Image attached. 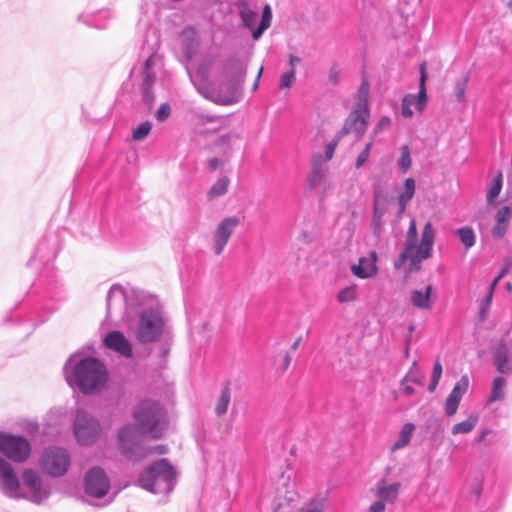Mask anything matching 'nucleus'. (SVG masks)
Returning a JSON list of instances; mask_svg holds the SVG:
<instances>
[{
    "instance_id": "4d7b16f0",
    "label": "nucleus",
    "mask_w": 512,
    "mask_h": 512,
    "mask_svg": "<svg viewBox=\"0 0 512 512\" xmlns=\"http://www.w3.org/2000/svg\"><path fill=\"white\" fill-rule=\"evenodd\" d=\"M340 75H341V70H340L338 64L334 63L329 70V74H328L329 82L332 83L333 85L339 84L340 79H341Z\"/></svg>"
},
{
    "instance_id": "cd10ccee",
    "label": "nucleus",
    "mask_w": 512,
    "mask_h": 512,
    "mask_svg": "<svg viewBox=\"0 0 512 512\" xmlns=\"http://www.w3.org/2000/svg\"><path fill=\"white\" fill-rule=\"evenodd\" d=\"M415 425L411 422L405 423L399 433L398 439L391 447L392 451H396L408 445L411 441Z\"/></svg>"
},
{
    "instance_id": "a18cd8bd",
    "label": "nucleus",
    "mask_w": 512,
    "mask_h": 512,
    "mask_svg": "<svg viewBox=\"0 0 512 512\" xmlns=\"http://www.w3.org/2000/svg\"><path fill=\"white\" fill-rule=\"evenodd\" d=\"M415 104V96L408 94L404 96L402 100V107H401V113L402 116L405 118H410L413 116V111L411 109V106Z\"/></svg>"
},
{
    "instance_id": "0e129e2a",
    "label": "nucleus",
    "mask_w": 512,
    "mask_h": 512,
    "mask_svg": "<svg viewBox=\"0 0 512 512\" xmlns=\"http://www.w3.org/2000/svg\"><path fill=\"white\" fill-rule=\"evenodd\" d=\"M409 250H406V249H402V251L400 252L398 258L394 261V269L396 270H399L403 264L408 261V257H409Z\"/></svg>"
},
{
    "instance_id": "680f3d73",
    "label": "nucleus",
    "mask_w": 512,
    "mask_h": 512,
    "mask_svg": "<svg viewBox=\"0 0 512 512\" xmlns=\"http://www.w3.org/2000/svg\"><path fill=\"white\" fill-rule=\"evenodd\" d=\"M145 450L147 451V456L151 454H158V455H164L168 452V448L166 445L158 444L154 446H146Z\"/></svg>"
},
{
    "instance_id": "37998d69",
    "label": "nucleus",
    "mask_w": 512,
    "mask_h": 512,
    "mask_svg": "<svg viewBox=\"0 0 512 512\" xmlns=\"http://www.w3.org/2000/svg\"><path fill=\"white\" fill-rule=\"evenodd\" d=\"M98 231L99 225L95 216L81 223V233L83 235H87L92 238L98 234Z\"/></svg>"
},
{
    "instance_id": "ea45409f",
    "label": "nucleus",
    "mask_w": 512,
    "mask_h": 512,
    "mask_svg": "<svg viewBox=\"0 0 512 512\" xmlns=\"http://www.w3.org/2000/svg\"><path fill=\"white\" fill-rule=\"evenodd\" d=\"M414 383L416 385H423V375L417 369V362L414 361L412 363L411 368L406 373V375L402 378V384L405 383Z\"/></svg>"
},
{
    "instance_id": "49530a36",
    "label": "nucleus",
    "mask_w": 512,
    "mask_h": 512,
    "mask_svg": "<svg viewBox=\"0 0 512 512\" xmlns=\"http://www.w3.org/2000/svg\"><path fill=\"white\" fill-rule=\"evenodd\" d=\"M372 146H373L372 140L369 141L368 143H366L364 149L360 152V154L358 155V157L356 159V162H355L356 169H360L367 162V160L370 156V153H371Z\"/></svg>"
},
{
    "instance_id": "ddd939ff",
    "label": "nucleus",
    "mask_w": 512,
    "mask_h": 512,
    "mask_svg": "<svg viewBox=\"0 0 512 512\" xmlns=\"http://www.w3.org/2000/svg\"><path fill=\"white\" fill-rule=\"evenodd\" d=\"M240 218L237 216H228L221 220L218 224L214 234H213V242H214V253L216 255H220L225 246L227 245L232 233L239 226Z\"/></svg>"
},
{
    "instance_id": "0eeeda50",
    "label": "nucleus",
    "mask_w": 512,
    "mask_h": 512,
    "mask_svg": "<svg viewBox=\"0 0 512 512\" xmlns=\"http://www.w3.org/2000/svg\"><path fill=\"white\" fill-rule=\"evenodd\" d=\"M70 464V455L68 451L62 447H48L43 451L40 457L42 471L55 478L64 476Z\"/></svg>"
},
{
    "instance_id": "f03ea898",
    "label": "nucleus",
    "mask_w": 512,
    "mask_h": 512,
    "mask_svg": "<svg viewBox=\"0 0 512 512\" xmlns=\"http://www.w3.org/2000/svg\"><path fill=\"white\" fill-rule=\"evenodd\" d=\"M22 481L28 493L20 492V480L12 465L0 456V490L12 499H25L35 505L43 504L52 494L49 484H45L37 471L24 469Z\"/></svg>"
},
{
    "instance_id": "20e7f679",
    "label": "nucleus",
    "mask_w": 512,
    "mask_h": 512,
    "mask_svg": "<svg viewBox=\"0 0 512 512\" xmlns=\"http://www.w3.org/2000/svg\"><path fill=\"white\" fill-rule=\"evenodd\" d=\"M133 417L142 434H148L154 439L162 437L165 430V412L159 402L142 400L135 407Z\"/></svg>"
},
{
    "instance_id": "c85d7f7f",
    "label": "nucleus",
    "mask_w": 512,
    "mask_h": 512,
    "mask_svg": "<svg viewBox=\"0 0 512 512\" xmlns=\"http://www.w3.org/2000/svg\"><path fill=\"white\" fill-rule=\"evenodd\" d=\"M384 210L379 207L377 197H374L373 201V214L371 220V230L375 237L379 238L382 233V218Z\"/></svg>"
},
{
    "instance_id": "dca6fc26",
    "label": "nucleus",
    "mask_w": 512,
    "mask_h": 512,
    "mask_svg": "<svg viewBox=\"0 0 512 512\" xmlns=\"http://www.w3.org/2000/svg\"><path fill=\"white\" fill-rule=\"evenodd\" d=\"M327 176V167L324 156L321 153H314L311 158V170L307 177L306 189L311 191L322 184Z\"/></svg>"
},
{
    "instance_id": "aec40b11",
    "label": "nucleus",
    "mask_w": 512,
    "mask_h": 512,
    "mask_svg": "<svg viewBox=\"0 0 512 512\" xmlns=\"http://www.w3.org/2000/svg\"><path fill=\"white\" fill-rule=\"evenodd\" d=\"M209 71L210 63L204 61L198 65L193 76L190 74V79L195 85L197 91L206 99H211L207 92L209 83Z\"/></svg>"
},
{
    "instance_id": "c756f323",
    "label": "nucleus",
    "mask_w": 512,
    "mask_h": 512,
    "mask_svg": "<svg viewBox=\"0 0 512 512\" xmlns=\"http://www.w3.org/2000/svg\"><path fill=\"white\" fill-rule=\"evenodd\" d=\"M230 185V179L227 176L220 177L208 190V200H214L227 193Z\"/></svg>"
},
{
    "instance_id": "c9c22d12",
    "label": "nucleus",
    "mask_w": 512,
    "mask_h": 512,
    "mask_svg": "<svg viewBox=\"0 0 512 512\" xmlns=\"http://www.w3.org/2000/svg\"><path fill=\"white\" fill-rule=\"evenodd\" d=\"M502 185H503L502 175L498 174L497 176H495L492 179L491 184L487 191L486 200L489 205H492L495 203V199L498 197V195L501 192Z\"/></svg>"
},
{
    "instance_id": "9d476101",
    "label": "nucleus",
    "mask_w": 512,
    "mask_h": 512,
    "mask_svg": "<svg viewBox=\"0 0 512 512\" xmlns=\"http://www.w3.org/2000/svg\"><path fill=\"white\" fill-rule=\"evenodd\" d=\"M110 479L105 470L100 466H93L87 470L83 479V487L86 495L102 499L110 490Z\"/></svg>"
},
{
    "instance_id": "5fc2aeb1",
    "label": "nucleus",
    "mask_w": 512,
    "mask_h": 512,
    "mask_svg": "<svg viewBox=\"0 0 512 512\" xmlns=\"http://www.w3.org/2000/svg\"><path fill=\"white\" fill-rule=\"evenodd\" d=\"M460 401L457 399H454L450 396H447L444 404V412L445 414L450 417L453 416L459 407Z\"/></svg>"
},
{
    "instance_id": "79ce46f5",
    "label": "nucleus",
    "mask_w": 512,
    "mask_h": 512,
    "mask_svg": "<svg viewBox=\"0 0 512 512\" xmlns=\"http://www.w3.org/2000/svg\"><path fill=\"white\" fill-rule=\"evenodd\" d=\"M152 129V123L150 121H144L140 123L136 128L132 130V139L135 141H141L145 139Z\"/></svg>"
},
{
    "instance_id": "6e6552de",
    "label": "nucleus",
    "mask_w": 512,
    "mask_h": 512,
    "mask_svg": "<svg viewBox=\"0 0 512 512\" xmlns=\"http://www.w3.org/2000/svg\"><path fill=\"white\" fill-rule=\"evenodd\" d=\"M30 452L31 445L27 438L0 431V453L6 458L23 463L29 458Z\"/></svg>"
},
{
    "instance_id": "423d86ee",
    "label": "nucleus",
    "mask_w": 512,
    "mask_h": 512,
    "mask_svg": "<svg viewBox=\"0 0 512 512\" xmlns=\"http://www.w3.org/2000/svg\"><path fill=\"white\" fill-rule=\"evenodd\" d=\"M72 431L79 445L91 446L100 437L102 428L98 418L85 409L78 408L75 412Z\"/></svg>"
},
{
    "instance_id": "f257e3e1",
    "label": "nucleus",
    "mask_w": 512,
    "mask_h": 512,
    "mask_svg": "<svg viewBox=\"0 0 512 512\" xmlns=\"http://www.w3.org/2000/svg\"><path fill=\"white\" fill-rule=\"evenodd\" d=\"M107 317L130 320V313L138 310L134 326V336L140 343L157 342L164 333L166 318L158 299L139 289L129 291L120 284H113L106 296Z\"/></svg>"
},
{
    "instance_id": "a19ab883",
    "label": "nucleus",
    "mask_w": 512,
    "mask_h": 512,
    "mask_svg": "<svg viewBox=\"0 0 512 512\" xmlns=\"http://www.w3.org/2000/svg\"><path fill=\"white\" fill-rule=\"evenodd\" d=\"M357 297L356 285L346 286L337 293V301L339 303H348L354 301Z\"/></svg>"
},
{
    "instance_id": "412c9836",
    "label": "nucleus",
    "mask_w": 512,
    "mask_h": 512,
    "mask_svg": "<svg viewBox=\"0 0 512 512\" xmlns=\"http://www.w3.org/2000/svg\"><path fill=\"white\" fill-rule=\"evenodd\" d=\"M433 285L428 284L424 290L413 289L410 292V302L413 307L420 310H429L433 306L432 301Z\"/></svg>"
},
{
    "instance_id": "6ab92c4d",
    "label": "nucleus",
    "mask_w": 512,
    "mask_h": 512,
    "mask_svg": "<svg viewBox=\"0 0 512 512\" xmlns=\"http://www.w3.org/2000/svg\"><path fill=\"white\" fill-rule=\"evenodd\" d=\"M181 44L185 57L188 60L193 59L200 46L199 36L194 28H186L183 30Z\"/></svg>"
},
{
    "instance_id": "1a4fd4ad",
    "label": "nucleus",
    "mask_w": 512,
    "mask_h": 512,
    "mask_svg": "<svg viewBox=\"0 0 512 512\" xmlns=\"http://www.w3.org/2000/svg\"><path fill=\"white\" fill-rule=\"evenodd\" d=\"M435 242V230L431 222H427L422 230L418 249L409 252L408 261L410 262L406 275L417 273L421 270V263L432 257L433 246Z\"/></svg>"
},
{
    "instance_id": "f704fd0d",
    "label": "nucleus",
    "mask_w": 512,
    "mask_h": 512,
    "mask_svg": "<svg viewBox=\"0 0 512 512\" xmlns=\"http://www.w3.org/2000/svg\"><path fill=\"white\" fill-rule=\"evenodd\" d=\"M478 423V416L471 414L466 420L455 424L452 427V434H466L471 432Z\"/></svg>"
},
{
    "instance_id": "8fccbe9b",
    "label": "nucleus",
    "mask_w": 512,
    "mask_h": 512,
    "mask_svg": "<svg viewBox=\"0 0 512 512\" xmlns=\"http://www.w3.org/2000/svg\"><path fill=\"white\" fill-rule=\"evenodd\" d=\"M171 115V106L168 102L162 103L155 112V118L158 122H165Z\"/></svg>"
},
{
    "instance_id": "f3484780",
    "label": "nucleus",
    "mask_w": 512,
    "mask_h": 512,
    "mask_svg": "<svg viewBox=\"0 0 512 512\" xmlns=\"http://www.w3.org/2000/svg\"><path fill=\"white\" fill-rule=\"evenodd\" d=\"M157 480L165 484V492L171 493L176 485V470L167 458L155 461Z\"/></svg>"
},
{
    "instance_id": "bb28decb",
    "label": "nucleus",
    "mask_w": 512,
    "mask_h": 512,
    "mask_svg": "<svg viewBox=\"0 0 512 512\" xmlns=\"http://www.w3.org/2000/svg\"><path fill=\"white\" fill-rule=\"evenodd\" d=\"M239 15L243 22V25L249 29H253L258 18L257 12L252 10L246 1H240L238 3Z\"/></svg>"
},
{
    "instance_id": "e433bc0d",
    "label": "nucleus",
    "mask_w": 512,
    "mask_h": 512,
    "mask_svg": "<svg viewBox=\"0 0 512 512\" xmlns=\"http://www.w3.org/2000/svg\"><path fill=\"white\" fill-rule=\"evenodd\" d=\"M369 85L367 81H362L357 92L354 107L369 110Z\"/></svg>"
},
{
    "instance_id": "9b49d317",
    "label": "nucleus",
    "mask_w": 512,
    "mask_h": 512,
    "mask_svg": "<svg viewBox=\"0 0 512 512\" xmlns=\"http://www.w3.org/2000/svg\"><path fill=\"white\" fill-rule=\"evenodd\" d=\"M225 70L226 73L230 74L231 92L225 95L220 100H215L214 102L221 103L224 105H231L238 101V85L241 81H243V78L246 74V70L241 61L235 56H232L227 59Z\"/></svg>"
},
{
    "instance_id": "13d9d810",
    "label": "nucleus",
    "mask_w": 512,
    "mask_h": 512,
    "mask_svg": "<svg viewBox=\"0 0 512 512\" xmlns=\"http://www.w3.org/2000/svg\"><path fill=\"white\" fill-rule=\"evenodd\" d=\"M271 20H272V10H271L270 5L266 4L262 10L260 24H262L263 26H267L269 28L271 25Z\"/></svg>"
},
{
    "instance_id": "6e6d98bb",
    "label": "nucleus",
    "mask_w": 512,
    "mask_h": 512,
    "mask_svg": "<svg viewBox=\"0 0 512 512\" xmlns=\"http://www.w3.org/2000/svg\"><path fill=\"white\" fill-rule=\"evenodd\" d=\"M325 499H313L302 512H323Z\"/></svg>"
},
{
    "instance_id": "09e8293b",
    "label": "nucleus",
    "mask_w": 512,
    "mask_h": 512,
    "mask_svg": "<svg viewBox=\"0 0 512 512\" xmlns=\"http://www.w3.org/2000/svg\"><path fill=\"white\" fill-rule=\"evenodd\" d=\"M511 217H512V208L510 206L506 205L497 211V213L495 215V220H496V222H498L500 224H508Z\"/></svg>"
},
{
    "instance_id": "a878e982",
    "label": "nucleus",
    "mask_w": 512,
    "mask_h": 512,
    "mask_svg": "<svg viewBox=\"0 0 512 512\" xmlns=\"http://www.w3.org/2000/svg\"><path fill=\"white\" fill-rule=\"evenodd\" d=\"M420 80H419V91L417 95V99L415 98L416 107L418 110H422L427 102V89H426V80H427V72H426V63L423 62L420 64Z\"/></svg>"
},
{
    "instance_id": "bf43d9fd",
    "label": "nucleus",
    "mask_w": 512,
    "mask_h": 512,
    "mask_svg": "<svg viewBox=\"0 0 512 512\" xmlns=\"http://www.w3.org/2000/svg\"><path fill=\"white\" fill-rule=\"evenodd\" d=\"M507 225L508 224H500L496 222V224L493 226L491 233L493 238L495 239H501L505 236L507 232Z\"/></svg>"
},
{
    "instance_id": "052dcab7",
    "label": "nucleus",
    "mask_w": 512,
    "mask_h": 512,
    "mask_svg": "<svg viewBox=\"0 0 512 512\" xmlns=\"http://www.w3.org/2000/svg\"><path fill=\"white\" fill-rule=\"evenodd\" d=\"M402 194L410 197L411 199L413 198L415 194V180L413 178L409 177L405 179Z\"/></svg>"
},
{
    "instance_id": "b1692460",
    "label": "nucleus",
    "mask_w": 512,
    "mask_h": 512,
    "mask_svg": "<svg viewBox=\"0 0 512 512\" xmlns=\"http://www.w3.org/2000/svg\"><path fill=\"white\" fill-rule=\"evenodd\" d=\"M400 489L401 483L386 484L385 480L381 479L378 482L377 496L385 503H393L397 499Z\"/></svg>"
},
{
    "instance_id": "2eb2a0df",
    "label": "nucleus",
    "mask_w": 512,
    "mask_h": 512,
    "mask_svg": "<svg viewBox=\"0 0 512 512\" xmlns=\"http://www.w3.org/2000/svg\"><path fill=\"white\" fill-rule=\"evenodd\" d=\"M103 345L107 349L117 352L127 358L131 357L133 354L131 343L119 330L108 332L103 338Z\"/></svg>"
},
{
    "instance_id": "58836bf2",
    "label": "nucleus",
    "mask_w": 512,
    "mask_h": 512,
    "mask_svg": "<svg viewBox=\"0 0 512 512\" xmlns=\"http://www.w3.org/2000/svg\"><path fill=\"white\" fill-rule=\"evenodd\" d=\"M397 164L402 174H406L411 168L412 159L408 145L401 147V155L397 161Z\"/></svg>"
},
{
    "instance_id": "7ed1b4c3",
    "label": "nucleus",
    "mask_w": 512,
    "mask_h": 512,
    "mask_svg": "<svg viewBox=\"0 0 512 512\" xmlns=\"http://www.w3.org/2000/svg\"><path fill=\"white\" fill-rule=\"evenodd\" d=\"M72 354L63 367L67 384L83 395H94L100 392L108 381V371L102 360L94 356H85L74 363Z\"/></svg>"
},
{
    "instance_id": "f8f14e48",
    "label": "nucleus",
    "mask_w": 512,
    "mask_h": 512,
    "mask_svg": "<svg viewBox=\"0 0 512 512\" xmlns=\"http://www.w3.org/2000/svg\"><path fill=\"white\" fill-rule=\"evenodd\" d=\"M369 116V110L353 107L343 127L339 130L340 136H346L350 133H354L356 137L362 136L367 129Z\"/></svg>"
},
{
    "instance_id": "4468645a",
    "label": "nucleus",
    "mask_w": 512,
    "mask_h": 512,
    "mask_svg": "<svg viewBox=\"0 0 512 512\" xmlns=\"http://www.w3.org/2000/svg\"><path fill=\"white\" fill-rule=\"evenodd\" d=\"M57 238L53 235L43 237L38 243L33 255L27 262V265H32L36 261L40 263H48L57 257Z\"/></svg>"
},
{
    "instance_id": "2f4dec72",
    "label": "nucleus",
    "mask_w": 512,
    "mask_h": 512,
    "mask_svg": "<svg viewBox=\"0 0 512 512\" xmlns=\"http://www.w3.org/2000/svg\"><path fill=\"white\" fill-rule=\"evenodd\" d=\"M505 383H506V380L502 376H497L493 379L491 392H490V395L487 400L488 403H493V402L500 401V400L504 399Z\"/></svg>"
},
{
    "instance_id": "4c0bfd02",
    "label": "nucleus",
    "mask_w": 512,
    "mask_h": 512,
    "mask_svg": "<svg viewBox=\"0 0 512 512\" xmlns=\"http://www.w3.org/2000/svg\"><path fill=\"white\" fill-rule=\"evenodd\" d=\"M468 387H469V378L467 375H463L459 379V381L456 382V384L454 385L452 391L450 392V394L448 396H450L454 399H457L458 401L461 402L464 394L468 390Z\"/></svg>"
},
{
    "instance_id": "a211bd4d",
    "label": "nucleus",
    "mask_w": 512,
    "mask_h": 512,
    "mask_svg": "<svg viewBox=\"0 0 512 512\" xmlns=\"http://www.w3.org/2000/svg\"><path fill=\"white\" fill-rule=\"evenodd\" d=\"M493 365L500 374L512 373V361L509 356V349L505 343H500L492 355Z\"/></svg>"
},
{
    "instance_id": "4be33fe9",
    "label": "nucleus",
    "mask_w": 512,
    "mask_h": 512,
    "mask_svg": "<svg viewBox=\"0 0 512 512\" xmlns=\"http://www.w3.org/2000/svg\"><path fill=\"white\" fill-rule=\"evenodd\" d=\"M136 484L150 493H159L158 489L156 488L158 480L155 461L141 471Z\"/></svg>"
},
{
    "instance_id": "603ef678",
    "label": "nucleus",
    "mask_w": 512,
    "mask_h": 512,
    "mask_svg": "<svg viewBox=\"0 0 512 512\" xmlns=\"http://www.w3.org/2000/svg\"><path fill=\"white\" fill-rule=\"evenodd\" d=\"M241 139V135L237 132H228L224 135H221L217 140L218 146H224L234 143L235 141H239Z\"/></svg>"
},
{
    "instance_id": "e2e57ef3",
    "label": "nucleus",
    "mask_w": 512,
    "mask_h": 512,
    "mask_svg": "<svg viewBox=\"0 0 512 512\" xmlns=\"http://www.w3.org/2000/svg\"><path fill=\"white\" fill-rule=\"evenodd\" d=\"M156 81V75L154 72H142V83L141 87H153Z\"/></svg>"
},
{
    "instance_id": "864d4df0",
    "label": "nucleus",
    "mask_w": 512,
    "mask_h": 512,
    "mask_svg": "<svg viewBox=\"0 0 512 512\" xmlns=\"http://www.w3.org/2000/svg\"><path fill=\"white\" fill-rule=\"evenodd\" d=\"M467 83L468 76H465L460 80H457L455 83V96L457 101L459 102L464 100Z\"/></svg>"
},
{
    "instance_id": "5701e85b",
    "label": "nucleus",
    "mask_w": 512,
    "mask_h": 512,
    "mask_svg": "<svg viewBox=\"0 0 512 512\" xmlns=\"http://www.w3.org/2000/svg\"><path fill=\"white\" fill-rule=\"evenodd\" d=\"M111 17V13L108 9H101L94 13H83L78 16V21L84 23L89 27L96 29H105L106 20Z\"/></svg>"
},
{
    "instance_id": "3c124183",
    "label": "nucleus",
    "mask_w": 512,
    "mask_h": 512,
    "mask_svg": "<svg viewBox=\"0 0 512 512\" xmlns=\"http://www.w3.org/2000/svg\"><path fill=\"white\" fill-rule=\"evenodd\" d=\"M141 95L143 103L151 109L155 101V93L153 87H141Z\"/></svg>"
},
{
    "instance_id": "39448f33",
    "label": "nucleus",
    "mask_w": 512,
    "mask_h": 512,
    "mask_svg": "<svg viewBox=\"0 0 512 512\" xmlns=\"http://www.w3.org/2000/svg\"><path fill=\"white\" fill-rule=\"evenodd\" d=\"M143 434L134 424H125L118 429L117 447L120 454L129 461L139 462L147 457Z\"/></svg>"
},
{
    "instance_id": "c03bdc74",
    "label": "nucleus",
    "mask_w": 512,
    "mask_h": 512,
    "mask_svg": "<svg viewBox=\"0 0 512 512\" xmlns=\"http://www.w3.org/2000/svg\"><path fill=\"white\" fill-rule=\"evenodd\" d=\"M296 80V70L289 69L280 76V89H289Z\"/></svg>"
},
{
    "instance_id": "7c9ffc66",
    "label": "nucleus",
    "mask_w": 512,
    "mask_h": 512,
    "mask_svg": "<svg viewBox=\"0 0 512 512\" xmlns=\"http://www.w3.org/2000/svg\"><path fill=\"white\" fill-rule=\"evenodd\" d=\"M455 235L459 238L464 247L469 250L476 243V235L472 227L463 226L455 230Z\"/></svg>"
},
{
    "instance_id": "72a5a7b5",
    "label": "nucleus",
    "mask_w": 512,
    "mask_h": 512,
    "mask_svg": "<svg viewBox=\"0 0 512 512\" xmlns=\"http://www.w3.org/2000/svg\"><path fill=\"white\" fill-rule=\"evenodd\" d=\"M418 232L417 226L414 219H412L409 223L408 231L406 233V238L403 244V248L409 251H415L418 249Z\"/></svg>"
},
{
    "instance_id": "338daca9",
    "label": "nucleus",
    "mask_w": 512,
    "mask_h": 512,
    "mask_svg": "<svg viewBox=\"0 0 512 512\" xmlns=\"http://www.w3.org/2000/svg\"><path fill=\"white\" fill-rule=\"evenodd\" d=\"M384 510L385 502L381 499L374 501L369 507V512H384Z\"/></svg>"
},
{
    "instance_id": "393cba45",
    "label": "nucleus",
    "mask_w": 512,
    "mask_h": 512,
    "mask_svg": "<svg viewBox=\"0 0 512 512\" xmlns=\"http://www.w3.org/2000/svg\"><path fill=\"white\" fill-rule=\"evenodd\" d=\"M377 270V266L374 263L369 262L365 257H360L358 263L351 266L353 275L360 279H367L375 276Z\"/></svg>"
},
{
    "instance_id": "69168bd1",
    "label": "nucleus",
    "mask_w": 512,
    "mask_h": 512,
    "mask_svg": "<svg viewBox=\"0 0 512 512\" xmlns=\"http://www.w3.org/2000/svg\"><path fill=\"white\" fill-rule=\"evenodd\" d=\"M442 371H443V369H442L441 362L439 361V359H437L433 365L431 378L440 380L441 376H442Z\"/></svg>"
},
{
    "instance_id": "473e14b6",
    "label": "nucleus",
    "mask_w": 512,
    "mask_h": 512,
    "mask_svg": "<svg viewBox=\"0 0 512 512\" xmlns=\"http://www.w3.org/2000/svg\"><path fill=\"white\" fill-rule=\"evenodd\" d=\"M231 400V390L229 382H226L221 390V395L217 401L215 407V413L217 416H223L228 410V406Z\"/></svg>"
},
{
    "instance_id": "de8ad7c7",
    "label": "nucleus",
    "mask_w": 512,
    "mask_h": 512,
    "mask_svg": "<svg viewBox=\"0 0 512 512\" xmlns=\"http://www.w3.org/2000/svg\"><path fill=\"white\" fill-rule=\"evenodd\" d=\"M344 136H340V132L338 131L336 133V135L334 136V138L326 145V149H325V157H324V162L326 163L327 161H329L333 155H334V152H335V149L339 143V141L343 138Z\"/></svg>"
},
{
    "instance_id": "774afa93",
    "label": "nucleus",
    "mask_w": 512,
    "mask_h": 512,
    "mask_svg": "<svg viewBox=\"0 0 512 512\" xmlns=\"http://www.w3.org/2000/svg\"><path fill=\"white\" fill-rule=\"evenodd\" d=\"M267 29V26H263L259 23L258 26L252 30V38L254 40H258Z\"/></svg>"
}]
</instances>
